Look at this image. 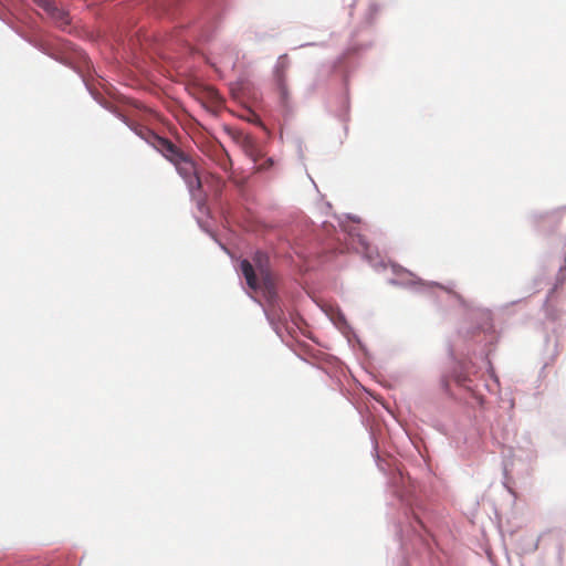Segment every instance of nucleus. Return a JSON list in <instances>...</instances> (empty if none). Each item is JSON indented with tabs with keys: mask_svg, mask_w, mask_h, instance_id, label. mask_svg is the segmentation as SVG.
Segmentation results:
<instances>
[{
	"mask_svg": "<svg viewBox=\"0 0 566 566\" xmlns=\"http://www.w3.org/2000/svg\"><path fill=\"white\" fill-rule=\"evenodd\" d=\"M268 265L269 258L266 253L262 251H258L253 255V264L248 260H242L240 268L243 276L245 277L247 284L252 290L259 289V281L256 277V272L260 273L261 276H268Z\"/></svg>",
	"mask_w": 566,
	"mask_h": 566,
	"instance_id": "f03ea898",
	"label": "nucleus"
},
{
	"mask_svg": "<svg viewBox=\"0 0 566 566\" xmlns=\"http://www.w3.org/2000/svg\"><path fill=\"white\" fill-rule=\"evenodd\" d=\"M208 94H209V97H210L213 102L219 103V102L221 101V98H220V96H219V94H218V92H217L216 90H212V88H211V90H209V91H208Z\"/></svg>",
	"mask_w": 566,
	"mask_h": 566,
	"instance_id": "423d86ee",
	"label": "nucleus"
},
{
	"mask_svg": "<svg viewBox=\"0 0 566 566\" xmlns=\"http://www.w3.org/2000/svg\"><path fill=\"white\" fill-rule=\"evenodd\" d=\"M216 163L217 165L223 170V171H229L231 170V167H232V163H231V159L228 155V153L221 148L218 153H217V156H216Z\"/></svg>",
	"mask_w": 566,
	"mask_h": 566,
	"instance_id": "39448f33",
	"label": "nucleus"
},
{
	"mask_svg": "<svg viewBox=\"0 0 566 566\" xmlns=\"http://www.w3.org/2000/svg\"><path fill=\"white\" fill-rule=\"evenodd\" d=\"M40 8H42L54 22L64 28L70 24L69 13L63 9L57 8L51 0H33Z\"/></svg>",
	"mask_w": 566,
	"mask_h": 566,
	"instance_id": "7ed1b4c3",
	"label": "nucleus"
},
{
	"mask_svg": "<svg viewBox=\"0 0 566 566\" xmlns=\"http://www.w3.org/2000/svg\"><path fill=\"white\" fill-rule=\"evenodd\" d=\"M279 86H280V91L282 93V96L285 97L286 94H287V90H286V85L284 83V80L282 77H280V80H279Z\"/></svg>",
	"mask_w": 566,
	"mask_h": 566,
	"instance_id": "0eeeda50",
	"label": "nucleus"
},
{
	"mask_svg": "<svg viewBox=\"0 0 566 566\" xmlns=\"http://www.w3.org/2000/svg\"><path fill=\"white\" fill-rule=\"evenodd\" d=\"M143 137L175 166L177 172L185 180L192 195H195L196 191L201 190L202 184L198 175L197 165L187 153L171 140L161 137L151 130H146V135H143Z\"/></svg>",
	"mask_w": 566,
	"mask_h": 566,
	"instance_id": "f257e3e1",
	"label": "nucleus"
},
{
	"mask_svg": "<svg viewBox=\"0 0 566 566\" xmlns=\"http://www.w3.org/2000/svg\"><path fill=\"white\" fill-rule=\"evenodd\" d=\"M241 145L244 151L253 159V161H256L259 157V150L254 139L249 135H243Z\"/></svg>",
	"mask_w": 566,
	"mask_h": 566,
	"instance_id": "20e7f679",
	"label": "nucleus"
}]
</instances>
